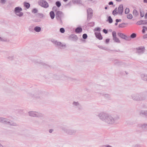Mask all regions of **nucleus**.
I'll list each match as a JSON object with an SVG mask.
<instances>
[{
    "mask_svg": "<svg viewBox=\"0 0 147 147\" xmlns=\"http://www.w3.org/2000/svg\"><path fill=\"white\" fill-rule=\"evenodd\" d=\"M140 16L142 17H143L144 15V13L143 11H140Z\"/></svg>",
    "mask_w": 147,
    "mask_h": 147,
    "instance_id": "79ce46f5",
    "label": "nucleus"
},
{
    "mask_svg": "<svg viewBox=\"0 0 147 147\" xmlns=\"http://www.w3.org/2000/svg\"><path fill=\"white\" fill-rule=\"evenodd\" d=\"M29 115L31 117H43V115L41 113L34 111H30L28 112Z\"/></svg>",
    "mask_w": 147,
    "mask_h": 147,
    "instance_id": "423d86ee",
    "label": "nucleus"
},
{
    "mask_svg": "<svg viewBox=\"0 0 147 147\" xmlns=\"http://www.w3.org/2000/svg\"><path fill=\"white\" fill-rule=\"evenodd\" d=\"M131 97L134 100L137 101L143 100L146 98L145 95L141 93L132 94L131 95Z\"/></svg>",
    "mask_w": 147,
    "mask_h": 147,
    "instance_id": "f03ea898",
    "label": "nucleus"
},
{
    "mask_svg": "<svg viewBox=\"0 0 147 147\" xmlns=\"http://www.w3.org/2000/svg\"><path fill=\"white\" fill-rule=\"evenodd\" d=\"M105 147H112V146H111L109 145H106L105 146Z\"/></svg>",
    "mask_w": 147,
    "mask_h": 147,
    "instance_id": "8fccbe9b",
    "label": "nucleus"
},
{
    "mask_svg": "<svg viewBox=\"0 0 147 147\" xmlns=\"http://www.w3.org/2000/svg\"><path fill=\"white\" fill-rule=\"evenodd\" d=\"M143 1L144 3H147V0H143Z\"/></svg>",
    "mask_w": 147,
    "mask_h": 147,
    "instance_id": "6e6d98bb",
    "label": "nucleus"
},
{
    "mask_svg": "<svg viewBox=\"0 0 147 147\" xmlns=\"http://www.w3.org/2000/svg\"><path fill=\"white\" fill-rule=\"evenodd\" d=\"M145 18L147 19V13L146 14L145 16Z\"/></svg>",
    "mask_w": 147,
    "mask_h": 147,
    "instance_id": "4d7b16f0",
    "label": "nucleus"
},
{
    "mask_svg": "<svg viewBox=\"0 0 147 147\" xmlns=\"http://www.w3.org/2000/svg\"><path fill=\"white\" fill-rule=\"evenodd\" d=\"M129 9L128 8H126L125 9V13L126 14H127L129 13Z\"/></svg>",
    "mask_w": 147,
    "mask_h": 147,
    "instance_id": "f704fd0d",
    "label": "nucleus"
},
{
    "mask_svg": "<svg viewBox=\"0 0 147 147\" xmlns=\"http://www.w3.org/2000/svg\"><path fill=\"white\" fill-rule=\"evenodd\" d=\"M38 63H40V64H43V63L42 62L40 61L39 62H38Z\"/></svg>",
    "mask_w": 147,
    "mask_h": 147,
    "instance_id": "13d9d810",
    "label": "nucleus"
},
{
    "mask_svg": "<svg viewBox=\"0 0 147 147\" xmlns=\"http://www.w3.org/2000/svg\"><path fill=\"white\" fill-rule=\"evenodd\" d=\"M55 4L58 7H59L61 6V3L59 1H57L56 2Z\"/></svg>",
    "mask_w": 147,
    "mask_h": 147,
    "instance_id": "c756f323",
    "label": "nucleus"
},
{
    "mask_svg": "<svg viewBox=\"0 0 147 147\" xmlns=\"http://www.w3.org/2000/svg\"><path fill=\"white\" fill-rule=\"evenodd\" d=\"M37 16L38 17L41 18H42L44 16V15H37Z\"/></svg>",
    "mask_w": 147,
    "mask_h": 147,
    "instance_id": "c03bdc74",
    "label": "nucleus"
},
{
    "mask_svg": "<svg viewBox=\"0 0 147 147\" xmlns=\"http://www.w3.org/2000/svg\"><path fill=\"white\" fill-rule=\"evenodd\" d=\"M112 34L113 40L115 41V42L118 43H120V40L117 37L116 32L115 31H113L112 32Z\"/></svg>",
    "mask_w": 147,
    "mask_h": 147,
    "instance_id": "f8f14e48",
    "label": "nucleus"
},
{
    "mask_svg": "<svg viewBox=\"0 0 147 147\" xmlns=\"http://www.w3.org/2000/svg\"><path fill=\"white\" fill-rule=\"evenodd\" d=\"M97 116L101 121L110 125L114 124L115 120L119 118L118 116L114 118L111 115L105 112H100Z\"/></svg>",
    "mask_w": 147,
    "mask_h": 147,
    "instance_id": "f257e3e1",
    "label": "nucleus"
},
{
    "mask_svg": "<svg viewBox=\"0 0 147 147\" xmlns=\"http://www.w3.org/2000/svg\"><path fill=\"white\" fill-rule=\"evenodd\" d=\"M63 13L61 11H58L56 13V17L58 20H61L63 16Z\"/></svg>",
    "mask_w": 147,
    "mask_h": 147,
    "instance_id": "ddd939ff",
    "label": "nucleus"
},
{
    "mask_svg": "<svg viewBox=\"0 0 147 147\" xmlns=\"http://www.w3.org/2000/svg\"><path fill=\"white\" fill-rule=\"evenodd\" d=\"M133 14L134 15L136 16L138 15V12L137 11L136 9H134L133 11Z\"/></svg>",
    "mask_w": 147,
    "mask_h": 147,
    "instance_id": "cd10ccee",
    "label": "nucleus"
},
{
    "mask_svg": "<svg viewBox=\"0 0 147 147\" xmlns=\"http://www.w3.org/2000/svg\"><path fill=\"white\" fill-rule=\"evenodd\" d=\"M63 0L65 2H66L67 1H68V0Z\"/></svg>",
    "mask_w": 147,
    "mask_h": 147,
    "instance_id": "680f3d73",
    "label": "nucleus"
},
{
    "mask_svg": "<svg viewBox=\"0 0 147 147\" xmlns=\"http://www.w3.org/2000/svg\"><path fill=\"white\" fill-rule=\"evenodd\" d=\"M38 12L37 10L36 9H34L32 10V12L34 13H36Z\"/></svg>",
    "mask_w": 147,
    "mask_h": 147,
    "instance_id": "a19ab883",
    "label": "nucleus"
},
{
    "mask_svg": "<svg viewBox=\"0 0 147 147\" xmlns=\"http://www.w3.org/2000/svg\"><path fill=\"white\" fill-rule=\"evenodd\" d=\"M107 7H105V9H107Z\"/></svg>",
    "mask_w": 147,
    "mask_h": 147,
    "instance_id": "e2e57ef3",
    "label": "nucleus"
},
{
    "mask_svg": "<svg viewBox=\"0 0 147 147\" xmlns=\"http://www.w3.org/2000/svg\"><path fill=\"white\" fill-rule=\"evenodd\" d=\"M117 1H118V2H120L121 1V0H116Z\"/></svg>",
    "mask_w": 147,
    "mask_h": 147,
    "instance_id": "052dcab7",
    "label": "nucleus"
},
{
    "mask_svg": "<svg viewBox=\"0 0 147 147\" xmlns=\"http://www.w3.org/2000/svg\"><path fill=\"white\" fill-rule=\"evenodd\" d=\"M95 34L96 37L100 40H101L102 39V37L100 33L99 32H95Z\"/></svg>",
    "mask_w": 147,
    "mask_h": 147,
    "instance_id": "f3484780",
    "label": "nucleus"
},
{
    "mask_svg": "<svg viewBox=\"0 0 147 147\" xmlns=\"http://www.w3.org/2000/svg\"><path fill=\"white\" fill-rule=\"evenodd\" d=\"M38 4L42 7L45 8H48L49 6L48 3L44 0H40L38 2Z\"/></svg>",
    "mask_w": 147,
    "mask_h": 147,
    "instance_id": "6e6552de",
    "label": "nucleus"
},
{
    "mask_svg": "<svg viewBox=\"0 0 147 147\" xmlns=\"http://www.w3.org/2000/svg\"><path fill=\"white\" fill-rule=\"evenodd\" d=\"M5 118L3 117H0V122H2L3 123H4Z\"/></svg>",
    "mask_w": 147,
    "mask_h": 147,
    "instance_id": "c9c22d12",
    "label": "nucleus"
},
{
    "mask_svg": "<svg viewBox=\"0 0 147 147\" xmlns=\"http://www.w3.org/2000/svg\"><path fill=\"white\" fill-rule=\"evenodd\" d=\"M23 5L24 7L28 9L29 8L30 6V5L29 3L25 2L24 3Z\"/></svg>",
    "mask_w": 147,
    "mask_h": 147,
    "instance_id": "aec40b11",
    "label": "nucleus"
},
{
    "mask_svg": "<svg viewBox=\"0 0 147 147\" xmlns=\"http://www.w3.org/2000/svg\"><path fill=\"white\" fill-rule=\"evenodd\" d=\"M94 25V23L92 22H91L89 24V25L90 26H93Z\"/></svg>",
    "mask_w": 147,
    "mask_h": 147,
    "instance_id": "ea45409f",
    "label": "nucleus"
},
{
    "mask_svg": "<svg viewBox=\"0 0 147 147\" xmlns=\"http://www.w3.org/2000/svg\"><path fill=\"white\" fill-rule=\"evenodd\" d=\"M140 115L147 116V111H140Z\"/></svg>",
    "mask_w": 147,
    "mask_h": 147,
    "instance_id": "bb28decb",
    "label": "nucleus"
},
{
    "mask_svg": "<svg viewBox=\"0 0 147 147\" xmlns=\"http://www.w3.org/2000/svg\"><path fill=\"white\" fill-rule=\"evenodd\" d=\"M113 4V3L112 1H110L109 3V4L110 5H112Z\"/></svg>",
    "mask_w": 147,
    "mask_h": 147,
    "instance_id": "3c124183",
    "label": "nucleus"
},
{
    "mask_svg": "<svg viewBox=\"0 0 147 147\" xmlns=\"http://www.w3.org/2000/svg\"><path fill=\"white\" fill-rule=\"evenodd\" d=\"M0 41H5V39H3L2 38L0 37Z\"/></svg>",
    "mask_w": 147,
    "mask_h": 147,
    "instance_id": "864d4df0",
    "label": "nucleus"
},
{
    "mask_svg": "<svg viewBox=\"0 0 147 147\" xmlns=\"http://www.w3.org/2000/svg\"><path fill=\"white\" fill-rule=\"evenodd\" d=\"M99 94L102 96L105 99L108 100L111 99V97L110 95L108 93L105 92H102L99 93Z\"/></svg>",
    "mask_w": 147,
    "mask_h": 147,
    "instance_id": "1a4fd4ad",
    "label": "nucleus"
},
{
    "mask_svg": "<svg viewBox=\"0 0 147 147\" xmlns=\"http://www.w3.org/2000/svg\"><path fill=\"white\" fill-rule=\"evenodd\" d=\"M127 18L128 19H132L133 18L132 15L131 14H129L127 15Z\"/></svg>",
    "mask_w": 147,
    "mask_h": 147,
    "instance_id": "7c9ffc66",
    "label": "nucleus"
},
{
    "mask_svg": "<svg viewBox=\"0 0 147 147\" xmlns=\"http://www.w3.org/2000/svg\"><path fill=\"white\" fill-rule=\"evenodd\" d=\"M108 20L109 23H112L113 20L110 16H109L108 17Z\"/></svg>",
    "mask_w": 147,
    "mask_h": 147,
    "instance_id": "2f4dec72",
    "label": "nucleus"
},
{
    "mask_svg": "<svg viewBox=\"0 0 147 147\" xmlns=\"http://www.w3.org/2000/svg\"><path fill=\"white\" fill-rule=\"evenodd\" d=\"M95 30L97 31H100V28L99 27L96 28H95Z\"/></svg>",
    "mask_w": 147,
    "mask_h": 147,
    "instance_id": "a18cd8bd",
    "label": "nucleus"
},
{
    "mask_svg": "<svg viewBox=\"0 0 147 147\" xmlns=\"http://www.w3.org/2000/svg\"><path fill=\"white\" fill-rule=\"evenodd\" d=\"M141 77L144 81H147V74H142L141 75Z\"/></svg>",
    "mask_w": 147,
    "mask_h": 147,
    "instance_id": "6ab92c4d",
    "label": "nucleus"
},
{
    "mask_svg": "<svg viewBox=\"0 0 147 147\" xmlns=\"http://www.w3.org/2000/svg\"><path fill=\"white\" fill-rule=\"evenodd\" d=\"M118 22H116L115 23V26H117L118 24Z\"/></svg>",
    "mask_w": 147,
    "mask_h": 147,
    "instance_id": "bf43d9fd",
    "label": "nucleus"
},
{
    "mask_svg": "<svg viewBox=\"0 0 147 147\" xmlns=\"http://www.w3.org/2000/svg\"><path fill=\"white\" fill-rule=\"evenodd\" d=\"M117 35L121 38L126 40L129 41L131 40L129 36H127L123 33L118 32L117 33Z\"/></svg>",
    "mask_w": 147,
    "mask_h": 147,
    "instance_id": "9b49d317",
    "label": "nucleus"
},
{
    "mask_svg": "<svg viewBox=\"0 0 147 147\" xmlns=\"http://www.w3.org/2000/svg\"><path fill=\"white\" fill-rule=\"evenodd\" d=\"M53 131V129H50L49 130V132L50 133H51Z\"/></svg>",
    "mask_w": 147,
    "mask_h": 147,
    "instance_id": "603ef678",
    "label": "nucleus"
},
{
    "mask_svg": "<svg viewBox=\"0 0 147 147\" xmlns=\"http://www.w3.org/2000/svg\"><path fill=\"white\" fill-rule=\"evenodd\" d=\"M60 46H61L60 47L61 48H63L66 47V45L65 44H61V45Z\"/></svg>",
    "mask_w": 147,
    "mask_h": 147,
    "instance_id": "37998d69",
    "label": "nucleus"
},
{
    "mask_svg": "<svg viewBox=\"0 0 147 147\" xmlns=\"http://www.w3.org/2000/svg\"><path fill=\"white\" fill-rule=\"evenodd\" d=\"M116 22H120L121 21V19H117L115 20Z\"/></svg>",
    "mask_w": 147,
    "mask_h": 147,
    "instance_id": "49530a36",
    "label": "nucleus"
},
{
    "mask_svg": "<svg viewBox=\"0 0 147 147\" xmlns=\"http://www.w3.org/2000/svg\"><path fill=\"white\" fill-rule=\"evenodd\" d=\"M41 28L39 26H36L34 28V30L36 32H39L41 30Z\"/></svg>",
    "mask_w": 147,
    "mask_h": 147,
    "instance_id": "b1692460",
    "label": "nucleus"
},
{
    "mask_svg": "<svg viewBox=\"0 0 147 147\" xmlns=\"http://www.w3.org/2000/svg\"><path fill=\"white\" fill-rule=\"evenodd\" d=\"M137 24L138 25L142 24H147V20H140L137 22Z\"/></svg>",
    "mask_w": 147,
    "mask_h": 147,
    "instance_id": "a211bd4d",
    "label": "nucleus"
},
{
    "mask_svg": "<svg viewBox=\"0 0 147 147\" xmlns=\"http://www.w3.org/2000/svg\"><path fill=\"white\" fill-rule=\"evenodd\" d=\"M65 29L63 28H61L60 29V31L61 33H63L65 32Z\"/></svg>",
    "mask_w": 147,
    "mask_h": 147,
    "instance_id": "e433bc0d",
    "label": "nucleus"
},
{
    "mask_svg": "<svg viewBox=\"0 0 147 147\" xmlns=\"http://www.w3.org/2000/svg\"><path fill=\"white\" fill-rule=\"evenodd\" d=\"M62 129L64 133L70 135H75L76 132L75 130L70 129L66 126L62 127Z\"/></svg>",
    "mask_w": 147,
    "mask_h": 147,
    "instance_id": "7ed1b4c3",
    "label": "nucleus"
},
{
    "mask_svg": "<svg viewBox=\"0 0 147 147\" xmlns=\"http://www.w3.org/2000/svg\"><path fill=\"white\" fill-rule=\"evenodd\" d=\"M87 35L86 34H84L82 35V37L84 39H86L87 38Z\"/></svg>",
    "mask_w": 147,
    "mask_h": 147,
    "instance_id": "4c0bfd02",
    "label": "nucleus"
},
{
    "mask_svg": "<svg viewBox=\"0 0 147 147\" xmlns=\"http://www.w3.org/2000/svg\"><path fill=\"white\" fill-rule=\"evenodd\" d=\"M55 7H53V10H54V8H55Z\"/></svg>",
    "mask_w": 147,
    "mask_h": 147,
    "instance_id": "0e129e2a",
    "label": "nucleus"
},
{
    "mask_svg": "<svg viewBox=\"0 0 147 147\" xmlns=\"http://www.w3.org/2000/svg\"><path fill=\"white\" fill-rule=\"evenodd\" d=\"M5 120H4V123L8 124L13 126H16L17 125L16 123L13 122L12 121L10 122V120L8 119L5 118Z\"/></svg>",
    "mask_w": 147,
    "mask_h": 147,
    "instance_id": "4468645a",
    "label": "nucleus"
},
{
    "mask_svg": "<svg viewBox=\"0 0 147 147\" xmlns=\"http://www.w3.org/2000/svg\"><path fill=\"white\" fill-rule=\"evenodd\" d=\"M103 31L105 34H107L108 32L105 29H104L103 30Z\"/></svg>",
    "mask_w": 147,
    "mask_h": 147,
    "instance_id": "de8ad7c7",
    "label": "nucleus"
},
{
    "mask_svg": "<svg viewBox=\"0 0 147 147\" xmlns=\"http://www.w3.org/2000/svg\"><path fill=\"white\" fill-rule=\"evenodd\" d=\"M143 29L142 30V32L143 33H144L145 31L147 30V27L145 26H143Z\"/></svg>",
    "mask_w": 147,
    "mask_h": 147,
    "instance_id": "72a5a7b5",
    "label": "nucleus"
},
{
    "mask_svg": "<svg viewBox=\"0 0 147 147\" xmlns=\"http://www.w3.org/2000/svg\"><path fill=\"white\" fill-rule=\"evenodd\" d=\"M41 92L38 89L33 90L30 93L31 96L34 98H38L40 96Z\"/></svg>",
    "mask_w": 147,
    "mask_h": 147,
    "instance_id": "39448f33",
    "label": "nucleus"
},
{
    "mask_svg": "<svg viewBox=\"0 0 147 147\" xmlns=\"http://www.w3.org/2000/svg\"><path fill=\"white\" fill-rule=\"evenodd\" d=\"M143 38H147V34H146L143 36Z\"/></svg>",
    "mask_w": 147,
    "mask_h": 147,
    "instance_id": "09e8293b",
    "label": "nucleus"
},
{
    "mask_svg": "<svg viewBox=\"0 0 147 147\" xmlns=\"http://www.w3.org/2000/svg\"><path fill=\"white\" fill-rule=\"evenodd\" d=\"M87 20H89L92 18L93 15V10L90 8H89L87 10Z\"/></svg>",
    "mask_w": 147,
    "mask_h": 147,
    "instance_id": "9d476101",
    "label": "nucleus"
},
{
    "mask_svg": "<svg viewBox=\"0 0 147 147\" xmlns=\"http://www.w3.org/2000/svg\"><path fill=\"white\" fill-rule=\"evenodd\" d=\"M82 29L80 27H78L76 28L75 31L77 33H80L82 32Z\"/></svg>",
    "mask_w": 147,
    "mask_h": 147,
    "instance_id": "a878e982",
    "label": "nucleus"
},
{
    "mask_svg": "<svg viewBox=\"0 0 147 147\" xmlns=\"http://www.w3.org/2000/svg\"><path fill=\"white\" fill-rule=\"evenodd\" d=\"M140 127L142 129L147 128V123H143L140 125Z\"/></svg>",
    "mask_w": 147,
    "mask_h": 147,
    "instance_id": "393cba45",
    "label": "nucleus"
},
{
    "mask_svg": "<svg viewBox=\"0 0 147 147\" xmlns=\"http://www.w3.org/2000/svg\"><path fill=\"white\" fill-rule=\"evenodd\" d=\"M136 35L135 33H133L131 34L130 36V37L131 38H134L136 37Z\"/></svg>",
    "mask_w": 147,
    "mask_h": 147,
    "instance_id": "473e14b6",
    "label": "nucleus"
},
{
    "mask_svg": "<svg viewBox=\"0 0 147 147\" xmlns=\"http://www.w3.org/2000/svg\"><path fill=\"white\" fill-rule=\"evenodd\" d=\"M49 14L51 19H53L54 18L55 16V14L53 11H50L49 13Z\"/></svg>",
    "mask_w": 147,
    "mask_h": 147,
    "instance_id": "5701e85b",
    "label": "nucleus"
},
{
    "mask_svg": "<svg viewBox=\"0 0 147 147\" xmlns=\"http://www.w3.org/2000/svg\"><path fill=\"white\" fill-rule=\"evenodd\" d=\"M6 2V0H0V3L2 4H4Z\"/></svg>",
    "mask_w": 147,
    "mask_h": 147,
    "instance_id": "58836bf2",
    "label": "nucleus"
},
{
    "mask_svg": "<svg viewBox=\"0 0 147 147\" xmlns=\"http://www.w3.org/2000/svg\"><path fill=\"white\" fill-rule=\"evenodd\" d=\"M125 24L123 23L120 24H119V28H123L125 27Z\"/></svg>",
    "mask_w": 147,
    "mask_h": 147,
    "instance_id": "c85d7f7f",
    "label": "nucleus"
},
{
    "mask_svg": "<svg viewBox=\"0 0 147 147\" xmlns=\"http://www.w3.org/2000/svg\"><path fill=\"white\" fill-rule=\"evenodd\" d=\"M109 41V39H107L106 40V43H108Z\"/></svg>",
    "mask_w": 147,
    "mask_h": 147,
    "instance_id": "5fc2aeb1",
    "label": "nucleus"
},
{
    "mask_svg": "<svg viewBox=\"0 0 147 147\" xmlns=\"http://www.w3.org/2000/svg\"><path fill=\"white\" fill-rule=\"evenodd\" d=\"M52 42L55 45L57 46H60L61 45V43L60 42H58L57 40H53Z\"/></svg>",
    "mask_w": 147,
    "mask_h": 147,
    "instance_id": "412c9836",
    "label": "nucleus"
},
{
    "mask_svg": "<svg viewBox=\"0 0 147 147\" xmlns=\"http://www.w3.org/2000/svg\"><path fill=\"white\" fill-rule=\"evenodd\" d=\"M72 105L74 107L78 108H79L80 106V103L78 101H74Z\"/></svg>",
    "mask_w": 147,
    "mask_h": 147,
    "instance_id": "dca6fc26",
    "label": "nucleus"
},
{
    "mask_svg": "<svg viewBox=\"0 0 147 147\" xmlns=\"http://www.w3.org/2000/svg\"><path fill=\"white\" fill-rule=\"evenodd\" d=\"M64 80L66 81H72L73 80V79L71 78L66 76L64 77Z\"/></svg>",
    "mask_w": 147,
    "mask_h": 147,
    "instance_id": "4be33fe9",
    "label": "nucleus"
},
{
    "mask_svg": "<svg viewBox=\"0 0 147 147\" xmlns=\"http://www.w3.org/2000/svg\"><path fill=\"white\" fill-rule=\"evenodd\" d=\"M117 8L116 7L113 11L112 14L114 16H115L117 14L120 15H122V14L123 11V5L121 4L119 5L117 9Z\"/></svg>",
    "mask_w": 147,
    "mask_h": 147,
    "instance_id": "20e7f679",
    "label": "nucleus"
},
{
    "mask_svg": "<svg viewBox=\"0 0 147 147\" xmlns=\"http://www.w3.org/2000/svg\"><path fill=\"white\" fill-rule=\"evenodd\" d=\"M137 52L139 54L143 53L144 52L145 48L144 47H138L136 48Z\"/></svg>",
    "mask_w": 147,
    "mask_h": 147,
    "instance_id": "2eb2a0df",
    "label": "nucleus"
},
{
    "mask_svg": "<svg viewBox=\"0 0 147 147\" xmlns=\"http://www.w3.org/2000/svg\"><path fill=\"white\" fill-rule=\"evenodd\" d=\"M103 49H105V48H103Z\"/></svg>",
    "mask_w": 147,
    "mask_h": 147,
    "instance_id": "69168bd1",
    "label": "nucleus"
},
{
    "mask_svg": "<svg viewBox=\"0 0 147 147\" xmlns=\"http://www.w3.org/2000/svg\"><path fill=\"white\" fill-rule=\"evenodd\" d=\"M22 9L21 7H16L14 8V12L17 16L21 17L24 15L23 13L22 12Z\"/></svg>",
    "mask_w": 147,
    "mask_h": 147,
    "instance_id": "0eeeda50",
    "label": "nucleus"
}]
</instances>
